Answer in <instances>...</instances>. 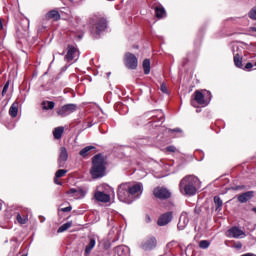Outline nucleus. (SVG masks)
Here are the masks:
<instances>
[{"label": "nucleus", "instance_id": "c85d7f7f", "mask_svg": "<svg viewBox=\"0 0 256 256\" xmlns=\"http://www.w3.org/2000/svg\"><path fill=\"white\" fill-rule=\"evenodd\" d=\"M72 225H73L72 222H66L65 224H63L58 228L57 233H65L67 229H71Z\"/></svg>", "mask_w": 256, "mask_h": 256}, {"label": "nucleus", "instance_id": "37998d69", "mask_svg": "<svg viewBox=\"0 0 256 256\" xmlns=\"http://www.w3.org/2000/svg\"><path fill=\"white\" fill-rule=\"evenodd\" d=\"M39 219H40V223H45V217L40 216Z\"/></svg>", "mask_w": 256, "mask_h": 256}, {"label": "nucleus", "instance_id": "a211bd4d", "mask_svg": "<svg viewBox=\"0 0 256 256\" xmlns=\"http://www.w3.org/2000/svg\"><path fill=\"white\" fill-rule=\"evenodd\" d=\"M255 192L248 191L238 196L239 203H247L250 199H253Z\"/></svg>", "mask_w": 256, "mask_h": 256}, {"label": "nucleus", "instance_id": "a19ab883", "mask_svg": "<svg viewBox=\"0 0 256 256\" xmlns=\"http://www.w3.org/2000/svg\"><path fill=\"white\" fill-rule=\"evenodd\" d=\"M58 179L59 178H57V176H55L54 183H56V185H63V183L61 181H59Z\"/></svg>", "mask_w": 256, "mask_h": 256}, {"label": "nucleus", "instance_id": "412c9836", "mask_svg": "<svg viewBox=\"0 0 256 256\" xmlns=\"http://www.w3.org/2000/svg\"><path fill=\"white\" fill-rule=\"evenodd\" d=\"M19 113V103L14 102L10 109H9V115L10 117H12L13 119H15V117H17V114Z\"/></svg>", "mask_w": 256, "mask_h": 256}, {"label": "nucleus", "instance_id": "3c124183", "mask_svg": "<svg viewBox=\"0 0 256 256\" xmlns=\"http://www.w3.org/2000/svg\"><path fill=\"white\" fill-rule=\"evenodd\" d=\"M160 114H161V116H163V113H162V112H160Z\"/></svg>", "mask_w": 256, "mask_h": 256}, {"label": "nucleus", "instance_id": "1a4fd4ad", "mask_svg": "<svg viewBox=\"0 0 256 256\" xmlns=\"http://www.w3.org/2000/svg\"><path fill=\"white\" fill-rule=\"evenodd\" d=\"M226 237H230L231 239H243V237H246V235L243 230L237 226H234L226 232Z\"/></svg>", "mask_w": 256, "mask_h": 256}, {"label": "nucleus", "instance_id": "49530a36", "mask_svg": "<svg viewBox=\"0 0 256 256\" xmlns=\"http://www.w3.org/2000/svg\"><path fill=\"white\" fill-rule=\"evenodd\" d=\"M0 29H3V23H1V20H0Z\"/></svg>", "mask_w": 256, "mask_h": 256}, {"label": "nucleus", "instance_id": "aec40b11", "mask_svg": "<svg viewBox=\"0 0 256 256\" xmlns=\"http://www.w3.org/2000/svg\"><path fill=\"white\" fill-rule=\"evenodd\" d=\"M46 19H52V21H59L61 19V14L57 10H51L46 14Z\"/></svg>", "mask_w": 256, "mask_h": 256}, {"label": "nucleus", "instance_id": "423d86ee", "mask_svg": "<svg viewBox=\"0 0 256 256\" xmlns=\"http://www.w3.org/2000/svg\"><path fill=\"white\" fill-rule=\"evenodd\" d=\"M129 189H130V198L133 200L139 199L141 195H143V184L142 183H136L134 185H131L129 183Z\"/></svg>", "mask_w": 256, "mask_h": 256}, {"label": "nucleus", "instance_id": "4468645a", "mask_svg": "<svg viewBox=\"0 0 256 256\" xmlns=\"http://www.w3.org/2000/svg\"><path fill=\"white\" fill-rule=\"evenodd\" d=\"M189 225V214L187 212H182L178 222L179 231H183Z\"/></svg>", "mask_w": 256, "mask_h": 256}, {"label": "nucleus", "instance_id": "9d476101", "mask_svg": "<svg viewBox=\"0 0 256 256\" xmlns=\"http://www.w3.org/2000/svg\"><path fill=\"white\" fill-rule=\"evenodd\" d=\"M67 159H69V153L67 152V148L60 147L59 156H58V167H65V163H67Z\"/></svg>", "mask_w": 256, "mask_h": 256}, {"label": "nucleus", "instance_id": "b1692460", "mask_svg": "<svg viewBox=\"0 0 256 256\" xmlns=\"http://www.w3.org/2000/svg\"><path fill=\"white\" fill-rule=\"evenodd\" d=\"M93 149H95L94 146H86L85 148H83L80 152L79 155L81 157H89V155H91V151H93Z\"/></svg>", "mask_w": 256, "mask_h": 256}, {"label": "nucleus", "instance_id": "a878e982", "mask_svg": "<svg viewBox=\"0 0 256 256\" xmlns=\"http://www.w3.org/2000/svg\"><path fill=\"white\" fill-rule=\"evenodd\" d=\"M142 67L144 69L145 75H149V73H151V61L149 59H145L143 61Z\"/></svg>", "mask_w": 256, "mask_h": 256}, {"label": "nucleus", "instance_id": "4c0bfd02", "mask_svg": "<svg viewBox=\"0 0 256 256\" xmlns=\"http://www.w3.org/2000/svg\"><path fill=\"white\" fill-rule=\"evenodd\" d=\"M233 247L234 249H243V244L241 242H235Z\"/></svg>", "mask_w": 256, "mask_h": 256}, {"label": "nucleus", "instance_id": "72a5a7b5", "mask_svg": "<svg viewBox=\"0 0 256 256\" xmlns=\"http://www.w3.org/2000/svg\"><path fill=\"white\" fill-rule=\"evenodd\" d=\"M9 90V82H7L4 87H3V90H2V97H5L7 91Z\"/></svg>", "mask_w": 256, "mask_h": 256}, {"label": "nucleus", "instance_id": "ddd939ff", "mask_svg": "<svg viewBox=\"0 0 256 256\" xmlns=\"http://www.w3.org/2000/svg\"><path fill=\"white\" fill-rule=\"evenodd\" d=\"M154 196L157 199H169L171 192L167 188L158 187L154 189Z\"/></svg>", "mask_w": 256, "mask_h": 256}, {"label": "nucleus", "instance_id": "f257e3e1", "mask_svg": "<svg viewBox=\"0 0 256 256\" xmlns=\"http://www.w3.org/2000/svg\"><path fill=\"white\" fill-rule=\"evenodd\" d=\"M197 187H199V178L193 175L184 177L179 183V190L182 195L192 197L197 193Z\"/></svg>", "mask_w": 256, "mask_h": 256}, {"label": "nucleus", "instance_id": "58836bf2", "mask_svg": "<svg viewBox=\"0 0 256 256\" xmlns=\"http://www.w3.org/2000/svg\"><path fill=\"white\" fill-rule=\"evenodd\" d=\"M160 90L162 91V93H168L167 85H165V83H162L160 86Z\"/></svg>", "mask_w": 256, "mask_h": 256}, {"label": "nucleus", "instance_id": "79ce46f5", "mask_svg": "<svg viewBox=\"0 0 256 256\" xmlns=\"http://www.w3.org/2000/svg\"><path fill=\"white\" fill-rule=\"evenodd\" d=\"M146 223H151V217L149 215H146Z\"/></svg>", "mask_w": 256, "mask_h": 256}, {"label": "nucleus", "instance_id": "20e7f679", "mask_svg": "<svg viewBox=\"0 0 256 256\" xmlns=\"http://www.w3.org/2000/svg\"><path fill=\"white\" fill-rule=\"evenodd\" d=\"M117 195L119 201L122 203H132L133 198H131V193L129 189V183H122L118 186Z\"/></svg>", "mask_w": 256, "mask_h": 256}, {"label": "nucleus", "instance_id": "dca6fc26", "mask_svg": "<svg viewBox=\"0 0 256 256\" xmlns=\"http://www.w3.org/2000/svg\"><path fill=\"white\" fill-rule=\"evenodd\" d=\"M94 199L99 203H109V201H111V196L109 194H105V192L96 191L94 193Z\"/></svg>", "mask_w": 256, "mask_h": 256}, {"label": "nucleus", "instance_id": "e433bc0d", "mask_svg": "<svg viewBox=\"0 0 256 256\" xmlns=\"http://www.w3.org/2000/svg\"><path fill=\"white\" fill-rule=\"evenodd\" d=\"M72 209H73V207L68 206L65 208H61L60 211H62L63 213H69V212H71Z\"/></svg>", "mask_w": 256, "mask_h": 256}, {"label": "nucleus", "instance_id": "2eb2a0df", "mask_svg": "<svg viewBox=\"0 0 256 256\" xmlns=\"http://www.w3.org/2000/svg\"><path fill=\"white\" fill-rule=\"evenodd\" d=\"M67 195H72V197H74V199H83V197H85V195H87V191L78 188H71L68 192Z\"/></svg>", "mask_w": 256, "mask_h": 256}, {"label": "nucleus", "instance_id": "8fccbe9b", "mask_svg": "<svg viewBox=\"0 0 256 256\" xmlns=\"http://www.w3.org/2000/svg\"><path fill=\"white\" fill-rule=\"evenodd\" d=\"M88 127H92V125H91V124H89V125H88Z\"/></svg>", "mask_w": 256, "mask_h": 256}, {"label": "nucleus", "instance_id": "c9c22d12", "mask_svg": "<svg viewBox=\"0 0 256 256\" xmlns=\"http://www.w3.org/2000/svg\"><path fill=\"white\" fill-rule=\"evenodd\" d=\"M250 69H253V63L248 62L244 67V71H249Z\"/></svg>", "mask_w": 256, "mask_h": 256}, {"label": "nucleus", "instance_id": "c756f323", "mask_svg": "<svg viewBox=\"0 0 256 256\" xmlns=\"http://www.w3.org/2000/svg\"><path fill=\"white\" fill-rule=\"evenodd\" d=\"M16 219L18 221V223H20V225H25V223H27L28 219L27 216H21V214H17Z\"/></svg>", "mask_w": 256, "mask_h": 256}, {"label": "nucleus", "instance_id": "393cba45", "mask_svg": "<svg viewBox=\"0 0 256 256\" xmlns=\"http://www.w3.org/2000/svg\"><path fill=\"white\" fill-rule=\"evenodd\" d=\"M65 131V128L62 126L57 127L53 130V135L55 139H61L63 137V132Z\"/></svg>", "mask_w": 256, "mask_h": 256}, {"label": "nucleus", "instance_id": "cd10ccee", "mask_svg": "<svg viewBox=\"0 0 256 256\" xmlns=\"http://www.w3.org/2000/svg\"><path fill=\"white\" fill-rule=\"evenodd\" d=\"M214 205H215V211H221L223 207V200L219 196L214 197Z\"/></svg>", "mask_w": 256, "mask_h": 256}, {"label": "nucleus", "instance_id": "473e14b6", "mask_svg": "<svg viewBox=\"0 0 256 256\" xmlns=\"http://www.w3.org/2000/svg\"><path fill=\"white\" fill-rule=\"evenodd\" d=\"M249 17H250V19L256 20V8H253V9L249 12Z\"/></svg>", "mask_w": 256, "mask_h": 256}, {"label": "nucleus", "instance_id": "2f4dec72", "mask_svg": "<svg viewBox=\"0 0 256 256\" xmlns=\"http://www.w3.org/2000/svg\"><path fill=\"white\" fill-rule=\"evenodd\" d=\"M209 245H211V243H209L207 240H201L199 242L200 249H209Z\"/></svg>", "mask_w": 256, "mask_h": 256}, {"label": "nucleus", "instance_id": "c03bdc74", "mask_svg": "<svg viewBox=\"0 0 256 256\" xmlns=\"http://www.w3.org/2000/svg\"><path fill=\"white\" fill-rule=\"evenodd\" d=\"M250 31H253L254 33H256V27H251Z\"/></svg>", "mask_w": 256, "mask_h": 256}, {"label": "nucleus", "instance_id": "6ab92c4d", "mask_svg": "<svg viewBox=\"0 0 256 256\" xmlns=\"http://www.w3.org/2000/svg\"><path fill=\"white\" fill-rule=\"evenodd\" d=\"M234 55V65L238 67V69H243V57L239 55V53H235V50H233Z\"/></svg>", "mask_w": 256, "mask_h": 256}, {"label": "nucleus", "instance_id": "de8ad7c7", "mask_svg": "<svg viewBox=\"0 0 256 256\" xmlns=\"http://www.w3.org/2000/svg\"><path fill=\"white\" fill-rule=\"evenodd\" d=\"M252 211H253L254 213H256V208H252Z\"/></svg>", "mask_w": 256, "mask_h": 256}, {"label": "nucleus", "instance_id": "6e6552de", "mask_svg": "<svg viewBox=\"0 0 256 256\" xmlns=\"http://www.w3.org/2000/svg\"><path fill=\"white\" fill-rule=\"evenodd\" d=\"M75 111H77L76 104H65L57 111V115L67 117V115H71V113H75Z\"/></svg>", "mask_w": 256, "mask_h": 256}, {"label": "nucleus", "instance_id": "f03ea898", "mask_svg": "<svg viewBox=\"0 0 256 256\" xmlns=\"http://www.w3.org/2000/svg\"><path fill=\"white\" fill-rule=\"evenodd\" d=\"M107 160L103 154H97L92 158V167L90 170V175H92L93 179H101V177H105V171Z\"/></svg>", "mask_w": 256, "mask_h": 256}, {"label": "nucleus", "instance_id": "a18cd8bd", "mask_svg": "<svg viewBox=\"0 0 256 256\" xmlns=\"http://www.w3.org/2000/svg\"><path fill=\"white\" fill-rule=\"evenodd\" d=\"M3 209V202H0V211Z\"/></svg>", "mask_w": 256, "mask_h": 256}, {"label": "nucleus", "instance_id": "f704fd0d", "mask_svg": "<svg viewBox=\"0 0 256 256\" xmlns=\"http://www.w3.org/2000/svg\"><path fill=\"white\" fill-rule=\"evenodd\" d=\"M166 151H168L169 153H175V151H177V148L175 146H168L166 148Z\"/></svg>", "mask_w": 256, "mask_h": 256}, {"label": "nucleus", "instance_id": "39448f33", "mask_svg": "<svg viewBox=\"0 0 256 256\" xmlns=\"http://www.w3.org/2000/svg\"><path fill=\"white\" fill-rule=\"evenodd\" d=\"M90 24L93 25L96 35H99L101 31L107 29V20L105 18L92 19Z\"/></svg>", "mask_w": 256, "mask_h": 256}, {"label": "nucleus", "instance_id": "5701e85b", "mask_svg": "<svg viewBox=\"0 0 256 256\" xmlns=\"http://www.w3.org/2000/svg\"><path fill=\"white\" fill-rule=\"evenodd\" d=\"M95 238H90L88 245L85 248V255H90L91 251L95 248L96 245Z\"/></svg>", "mask_w": 256, "mask_h": 256}, {"label": "nucleus", "instance_id": "4be33fe9", "mask_svg": "<svg viewBox=\"0 0 256 256\" xmlns=\"http://www.w3.org/2000/svg\"><path fill=\"white\" fill-rule=\"evenodd\" d=\"M155 15L158 19H163V17H167V12H165V8H163V6H156Z\"/></svg>", "mask_w": 256, "mask_h": 256}, {"label": "nucleus", "instance_id": "7c9ffc66", "mask_svg": "<svg viewBox=\"0 0 256 256\" xmlns=\"http://www.w3.org/2000/svg\"><path fill=\"white\" fill-rule=\"evenodd\" d=\"M65 175H67V170H65V169H59V170L55 173L56 179H61V177H65Z\"/></svg>", "mask_w": 256, "mask_h": 256}, {"label": "nucleus", "instance_id": "7ed1b4c3", "mask_svg": "<svg viewBox=\"0 0 256 256\" xmlns=\"http://www.w3.org/2000/svg\"><path fill=\"white\" fill-rule=\"evenodd\" d=\"M193 95L194 101L202 107H207V105L211 103V99L213 97L211 92L208 90H196Z\"/></svg>", "mask_w": 256, "mask_h": 256}, {"label": "nucleus", "instance_id": "09e8293b", "mask_svg": "<svg viewBox=\"0 0 256 256\" xmlns=\"http://www.w3.org/2000/svg\"><path fill=\"white\" fill-rule=\"evenodd\" d=\"M160 121H163V116L160 117Z\"/></svg>", "mask_w": 256, "mask_h": 256}, {"label": "nucleus", "instance_id": "0eeeda50", "mask_svg": "<svg viewBox=\"0 0 256 256\" xmlns=\"http://www.w3.org/2000/svg\"><path fill=\"white\" fill-rule=\"evenodd\" d=\"M140 247L143 251H152L157 247V239L153 236L147 237L142 241Z\"/></svg>", "mask_w": 256, "mask_h": 256}, {"label": "nucleus", "instance_id": "ea45409f", "mask_svg": "<svg viewBox=\"0 0 256 256\" xmlns=\"http://www.w3.org/2000/svg\"><path fill=\"white\" fill-rule=\"evenodd\" d=\"M169 133H183V131L180 128H175L169 129Z\"/></svg>", "mask_w": 256, "mask_h": 256}, {"label": "nucleus", "instance_id": "f8f14e48", "mask_svg": "<svg viewBox=\"0 0 256 256\" xmlns=\"http://www.w3.org/2000/svg\"><path fill=\"white\" fill-rule=\"evenodd\" d=\"M173 221V212H166L162 214L157 221L159 227H165V225H169Z\"/></svg>", "mask_w": 256, "mask_h": 256}, {"label": "nucleus", "instance_id": "9b49d317", "mask_svg": "<svg viewBox=\"0 0 256 256\" xmlns=\"http://www.w3.org/2000/svg\"><path fill=\"white\" fill-rule=\"evenodd\" d=\"M125 65L128 69H137V57L132 53H127L125 55Z\"/></svg>", "mask_w": 256, "mask_h": 256}, {"label": "nucleus", "instance_id": "bb28decb", "mask_svg": "<svg viewBox=\"0 0 256 256\" xmlns=\"http://www.w3.org/2000/svg\"><path fill=\"white\" fill-rule=\"evenodd\" d=\"M42 107L45 111L55 109V102H53V101H43L42 102Z\"/></svg>", "mask_w": 256, "mask_h": 256}, {"label": "nucleus", "instance_id": "f3484780", "mask_svg": "<svg viewBox=\"0 0 256 256\" xmlns=\"http://www.w3.org/2000/svg\"><path fill=\"white\" fill-rule=\"evenodd\" d=\"M77 55H79V50H77V48H75L74 46L69 45L68 46V52L65 56V60L69 62L73 61V59H75V57H77Z\"/></svg>", "mask_w": 256, "mask_h": 256}]
</instances>
